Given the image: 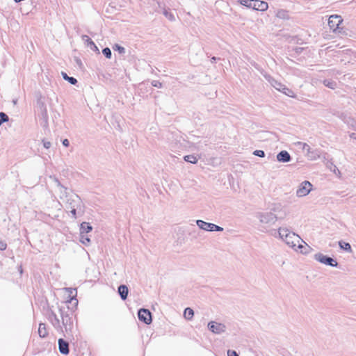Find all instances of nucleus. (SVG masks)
Returning <instances> with one entry per match:
<instances>
[{
    "label": "nucleus",
    "mask_w": 356,
    "mask_h": 356,
    "mask_svg": "<svg viewBox=\"0 0 356 356\" xmlns=\"http://www.w3.org/2000/svg\"><path fill=\"white\" fill-rule=\"evenodd\" d=\"M103 54L107 58H111V51L108 47H106L102 50Z\"/></svg>",
    "instance_id": "35"
},
{
    "label": "nucleus",
    "mask_w": 356,
    "mask_h": 356,
    "mask_svg": "<svg viewBox=\"0 0 356 356\" xmlns=\"http://www.w3.org/2000/svg\"><path fill=\"white\" fill-rule=\"evenodd\" d=\"M227 356H238V355L235 350H228Z\"/></svg>",
    "instance_id": "41"
},
{
    "label": "nucleus",
    "mask_w": 356,
    "mask_h": 356,
    "mask_svg": "<svg viewBox=\"0 0 356 356\" xmlns=\"http://www.w3.org/2000/svg\"><path fill=\"white\" fill-rule=\"evenodd\" d=\"M343 120L349 128L353 129L354 131H356V120L355 118L348 117L346 118L343 119Z\"/></svg>",
    "instance_id": "20"
},
{
    "label": "nucleus",
    "mask_w": 356,
    "mask_h": 356,
    "mask_svg": "<svg viewBox=\"0 0 356 356\" xmlns=\"http://www.w3.org/2000/svg\"><path fill=\"white\" fill-rule=\"evenodd\" d=\"M61 75L65 80L67 81L72 85H75L77 83V80L75 78L69 76L65 72H62Z\"/></svg>",
    "instance_id": "27"
},
{
    "label": "nucleus",
    "mask_w": 356,
    "mask_h": 356,
    "mask_svg": "<svg viewBox=\"0 0 356 356\" xmlns=\"http://www.w3.org/2000/svg\"><path fill=\"white\" fill-rule=\"evenodd\" d=\"M7 248V244L5 241H0V250H6Z\"/></svg>",
    "instance_id": "40"
},
{
    "label": "nucleus",
    "mask_w": 356,
    "mask_h": 356,
    "mask_svg": "<svg viewBox=\"0 0 356 356\" xmlns=\"http://www.w3.org/2000/svg\"><path fill=\"white\" fill-rule=\"evenodd\" d=\"M38 334L39 336L42 338H44L47 336L48 332L46 328V325L44 323H40L38 327Z\"/></svg>",
    "instance_id": "22"
},
{
    "label": "nucleus",
    "mask_w": 356,
    "mask_h": 356,
    "mask_svg": "<svg viewBox=\"0 0 356 356\" xmlns=\"http://www.w3.org/2000/svg\"><path fill=\"white\" fill-rule=\"evenodd\" d=\"M277 159L280 162L286 163L291 161V157L287 151L282 150L277 154Z\"/></svg>",
    "instance_id": "16"
},
{
    "label": "nucleus",
    "mask_w": 356,
    "mask_h": 356,
    "mask_svg": "<svg viewBox=\"0 0 356 356\" xmlns=\"http://www.w3.org/2000/svg\"><path fill=\"white\" fill-rule=\"evenodd\" d=\"M58 343L60 353L63 355H67L70 352L68 342L63 339H59Z\"/></svg>",
    "instance_id": "14"
},
{
    "label": "nucleus",
    "mask_w": 356,
    "mask_h": 356,
    "mask_svg": "<svg viewBox=\"0 0 356 356\" xmlns=\"http://www.w3.org/2000/svg\"><path fill=\"white\" fill-rule=\"evenodd\" d=\"M196 224L201 229H203L204 231L222 232L223 230V228L218 225L210 222H207L202 220H196Z\"/></svg>",
    "instance_id": "8"
},
{
    "label": "nucleus",
    "mask_w": 356,
    "mask_h": 356,
    "mask_svg": "<svg viewBox=\"0 0 356 356\" xmlns=\"http://www.w3.org/2000/svg\"><path fill=\"white\" fill-rule=\"evenodd\" d=\"M54 180H55V181L57 183V185H58V186H61L60 183L59 182V181H58L57 179H54Z\"/></svg>",
    "instance_id": "47"
},
{
    "label": "nucleus",
    "mask_w": 356,
    "mask_h": 356,
    "mask_svg": "<svg viewBox=\"0 0 356 356\" xmlns=\"http://www.w3.org/2000/svg\"><path fill=\"white\" fill-rule=\"evenodd\" d=\"M74 204L70 207V213L72 215V217L76 218V209L81 204V200L79 197L78 195L74 196V198L73 199Z\"/></svg>",
    "instance_id": "17"
},
{
    "label": "nucleus",
    "mask_w": 356,
    "mask_h": 356,
    "mask_svg": "<svg viewBox=\"0 0 356 356\" xmlns=\"http://www.w3.org/2000/svg\"><path fill=\"white\" fill-rule=\"evenodd\" d=\"M69 306L67 307V310L65 307H60L59 312L62 320V329L63 332H65L67 334L72 333L73 329V318L72 312H69Z\"/></svg>",
    "instance_id": "2"
},
{
    "label": "nucleus",
    "mask_w": 356,
    "mask_h": 356,
    "mask_svg": "<svg viewBox=\"0 0 356 356\" xmlns=\"http://www.w3.org/2000/svg\"><path fill=\"white\" fill-rule=\"evenodd\" d=\"M284 208L285 207L281 202H275L271 204L270 212L277 213H283L284 214H285Z\"/></svg>",
    "instance_id": "18"
},
{
    "label": "nucleus",
    "mask_w": 356,
    "mask_h": 356,
    "mask_svg": "<svg viewBox=\"0 0 356 356\" xmlns=\"http://www.w3.org/2000/svg\"><path fill=\"white\" fill-rule=\"evenodd\" d=\"M323 84L325 86L330 88V89H335L337 88V82L332 81V80H330V79H325L323 81Z\"/></svg>",
    "instance_id": "24"
},
{
    "label": "nucleus",
    "mask_w": 356,
    "mask_h": 356,
    "mask_svg": "<svg viewBox=\"0 0 356 356\" xmlns=\"http://www.w3.org/2000/svg\"><path fill=\"white\" fill-rule=\"evenodd\" d=\"M92 227L91 225H90V224L88 222H83L80 226V234H86L88 232H90V231H92Z\"/></svg>",
    "instance_id": "21"
},
{
    "label": "nucleus",
    "mask_w": 356,
    "mask_h": 356,
    "mask_svg": "<svg viewBox=\"0 0 356 356\" xmlns=\"http://www.w3.org/2000/svg\"><path fill=\"white\" fill-rule=\"evenodd\" d=\"M163 14L165 15V17L166 18H168L170 21H175V15L171 13L170 12H169L168 10H166L165 8H163Z\"/></svg>",
    "instance_id": "31"
},
{
    "label": "nucleus",
    "mask_w": 356,
    "mask_h": 356,
    "mask_svg": "<svg viewBox=\"0 0 356 356\" xmlns=\"http://www.w3.org/2000/svg\"><path fill=\"white\" fill-rule=\"evenodd\" d=\"M193 316H194V312L191 308L187 307L185 309L184 312V316L186 319L191 320L192 318L193 317Z\"/></svg>",
    "instance_id": "26"
},
{
    "label": "nucleus",
    "mask_w": 356,
    "mask_h": 356,
    "mask_svg": "<svg viewBox=\"0 0 356 356\" xmlns=\"http://www.w3.org/2000/svg\"><path fill=\"white\" fill-rule=\"evenodd\" d=\"M296 145H297V146L300 147L302 149L303 152H305L309 151V149L311 148L309 147V145L305 143L298 142Z\"/></svg>",
    "instance_id": "33"
},
{
    "label": "nucleus",
    "mask_w": 356,
    "mask_h": 356,
    "mask_svg": "<svg viewBox=\"0 0 356 356\" xmlns=\"http://www.w3.org/2000/svg\"><path fill=\"white\" fill-rule=\"evenodd\" d=\"M280 92H283L284 94H285L286 95H287L289 97H295L294 92L289 88H286V86H284V89H282L280 90Z\"/></svg>",
    "instance_id": "32"
},
{
    "label": "nucleus",
    "mask_w": 356,
    "mask_h": 356,
    "mask_svg": "<svg viewBox=\"0 0 356 356\" xmlns=\"http://www.w3.org/2000/svg\"><path fill=\"white\" fill-rule=\"evenodd\" d=\"M67 302L73 304L74 305V307H76L78 305V300L74 297L71 298L70 300H68Z\"/></svg>",
    "instance_id": "38"
},
{
    "label": "nucleus",
    "mask_w": 356,
    "mask_h": 356,
    "mask_svg": "<svg viewBox=\"0 0 356 356\" xmlns=\"http://www.w3.org/2000/svg\"><path fill=\"white\" fill-rule=\"evenodd\" d=\"M152 85L156 88H161L162 83L159 81H153Z\"/></svg>",
    "instance_id": "39"
},
{
    "label": "nucleus",
    "mask_w": 356,
    "mask_h": 356,
    "mask_svg": "<svg viewBox=\"0 0 356 356\" xmlns=\"http://www.w3.org/2000/svg\"><path fill=\"white\" fill-rule=\"evenodd\" d=\"M254 0H238V3L248 8H252Z\"/></svg>",
    "instance_id": "29"
},
{
    "label": "nucleus",
    "mask_w": 356,
    "mask_h": 356,
    "mask_svg": "<svg viewBox=\"0 0 356 356\" xmlns=\"http://www.w3.org/2000/svg\"><path fill=\"white\" fill-rule=\"evenodd\" d=\"M313 186L309 181H304L298 186L296 195L298 197L307 195L312 190Z\"/></svg>",
    "instance_id": "5"
},
{
    "label": "nucleus",
    "mask_w": 356,
    "mask_h": 356,
    "mask_svg": "<svg viewBox=\"0 0 356 356\" xmlns=\"http://www.w3.org/2000/svg\"><path fill=\"white\" fill-rule=\"evenodd\" d=\"M63 145L65 147H68L70 145V142L67 139H64L63 140Z\"/></svg>",
    "instance_id": "44"
},
{
    "label": "nucleus",
    "mask_w": 356,
    "mask_h": 356,
    "mask_svg": "<svg viewBox=\"0 0 356 356\" xmlns=\"http://www.w3.org/2000/svg\"><path fill=\"white\" fill-rule=\"evenodd\" d=\"M118 291L122 300H125L127 298L129 290L126 285L119 286Z\"/></svg>",
    "instance_id": "19"
},
{
    "label": "nucleus",
    "mask_w": 356,
    "mask_h": 356,
    "mask_svg": "<svg viewBox=\"0 0 356 356\" xmlns=\"http://www.w3.org/2000/svg\"><path fill=\"white\" fill-rule=\"evenodd\" d=\"M116 47V49L120 53V54H124L125 52V49L123 47H121V46H119L118 44L115 45Z\"/></svg>",
    "instance_id": "42"
},
{
    "label": "nucleus",
    "mask_w": 356,
    "mask_h": 356,
    "mask_svg": "<svg viewBox=\"0 0 356 356\" xmlns=\"http://www.w3.org/2000/svg\"><path fill=\"white\" fill-rule=\"evenodd\" d=\"M253 154L259 157L265 156V152L263 150H255L254 151Z\"/></svg>",
    "instance_id": "36"
},
{
    "label": "nucleus",
    "mask_w": 356,
    "mask_h": 356,
    "mask_svg": "<svg viewBox=\"0 0 356 356\" xmlns=\"http://www.w3.org/2000/svg\"><path fill=\"white\" fill-rule=\"evenodd\" d=\"M9 120L8 116L3 112L0 113V126Z\"/></svg>",
    "instance_id": "34"
},
{
    "label": "nucleus",
    "mask_w": 356,
    "mask_h": 356,
    "mask_svg": "<svg viewBox=\"0 0 356 356\" xmlns=\"http://www.w3.org/2000/svg\"><path fill=\"white\" fill-rule=\"evenodd\" d=\"M314 258L316 261L332 267H337L338 266L337 261L332 257H327L323 253H316L314 254Z\"/></svg>",
    "instance_id": "7"
},
{
    "label": "nucleus",
    "mask_w": 356,
    "mask_h": 356,
    "mask_svg": "<svg viewBox=\"0 0 356 356\" xmlns=\"http://www.w3.org/2000/svg\"><path fill=\"white\" fill-rule=\"evenodd\" d=\"M80 241L85 245H89L90 242V239L89 237L85 234H80Z\"/></svg>",
    "instance_id": "30"
},
{
    "label": "nucleus",
    "mask_w": 356,
    "mask_h": 356,
    "mask_svg": "<svg viewBox=\"0 0 356 356\" xmlns=\"http://www.w3.org/2000/svg\"><path fill=\"white\" fill-rule=\"evenodd\" d=\"M350 137L353 139H355L356 140V134L355 133H352L350 134Z\"/></svg>",
    "instance_id": "46"
},
{
    "label": "nucleus",
    "mask_w": 356,
    "mask_h": 356,
    "mask_svg": "<svg viewBox=\"0 0 356 356\" xmlns=\"http://www.w3.org/2000/svg\"><path fill=\"white\" fill-rule=\"evenodd\" d=\"M74 196L75 195H72L70 198L67 199V204H68V206L67 207V209H70V207L74 204L73 202V199L74 198Z\"/></svg>",
    "instance_id": "37"
},
{
    "label": "nucleus",
    "mask_w": 356,
    "mask_h": 356,
    "mask_svg": "<svg viewBox=\"0 0 356 356\" xmlns=\"http://www.w3.org/2000/svg\"><path fill=\"white\" fill-rule=\"evenodd\" d=\"M67 290L70 291V296H72L73 294V292L74 291L75 292V296L76 295V291L75 289H67Z\"/></svg>",
    "instance_id": "45"
},
{
    "label": "nucleus",
    "mask_w": 356,
    "mask_h": 356,
    "mask_svg": "<svg viewBox=\"0 0 356 356\" xmlns=\"http://www.w3.org/2000/svg\"><path fill=\"white\" fill-rule=\"evenodd\" d=\"M321 154V150L318 149L310 148L309 151L305 153L306 157L310 161H315L320 158Z\"/></svg>",
    "instance_id": "12"
},
{
    "label": "nucleus",
    "mask_w": 356,
    "mask_h": 356,
    "mask_svg": "<svg viewBox=\"0 0 356 356\" xmlns=\"http://www.w3.org/2000/svg\"><path fill=\"white\" fill-rule=\"evenodd\" d=\"M339 245L341 249L346 251L347 252H352L353 250H352V248H351V245L349 243H346V242H344V241H339Z\"/></svg>",
    "instance_id": "23"
},
{
    "label": "nucleus",
    "mask_w": 356,
    "mask_h": 356,
    "mask_svg": "<svg viewBox=\"0 0 356 356\" xmlns=\"http://www.w3.org/2000/svg\"><path fill=\"white\" fill-rule=\"evenodd\" d=\"M138 319L145 324H150L152 322V315L150 312L146 309H140L138 312Z\"/></svg>",
    "instance_id": "9"
},
{
    "label": "nucleus",
    "mask_w": 356,
    "mask_h": 356,
    "mask_svg": "<svg viewBox=\"0 0 356 356\" xmlns=\"http://www.w3.org/2000/svg\"><path fill=\"white\" fill-rule=\"evenodd\" d=\"M252 8L256 10L266 11L268 8V4L264 1L254 0Z\"/></svg>",
    "instance_id": "13"
},
{
    "label": "nucleus",
    "mask_w": 356,
    "mask_h": 356,
    "mask_svg": "<svg viewBox=\"0 0 356 356\" xmlns=\"http://www.w3.org/2000/svg\"><path fill=\"white\" fill-rule=\"evenodd\" d=\"M184 161H186V162L193 163V164L196 163L198 161L197 158L193 154L186 155L184 156Z\"/></svg>",
    "instance_id": "28"
},
{
    "label": "nucleus",
    "mask_w": 356,
    "mask_h": 356,
    "mask_svg": "<svg viewBox=\"0 0 356 356\" xmlns=\"http://www.w3.org/2000/svg\"><path fill=\"white\" fill-rule=\"evenodd\" d=\"M82 40L85 42L88 47H89L91 50L98 52L99 49L94 43V42L86 35H83L81 36Z\"/></svg>",
    "instance_id": "15"
},
{
    "label": "nucleus",
    "mask_w": 356,
    "mask_h": 356,
    "mask_svg": "<svg viewBox=\"0 0 356 356\" xmlns=\"http://www.w3.org/2000/svg\"><path fill=\"white\" fill-rule=\"evenodd\" d=\"M42 143L44 147H45L46 149H49L51 145V143L50 142L46 140H42Z\"/></svg>",
    "instance_id": "43"
},
{
    "label": "nucleus",
    "mask_w": 356,
    "mask_h": 356,
    "mask_svg": "<svg viewBox=\"0 0 356 356\" xmlns=\"http://www.w3.org/2000/svg\"><path fill=\"white\" fill-rule=\"evenodd\" d=\"M48 319L56 330L58 331L63 332L60 319L53 311H51L50 314H49Z\"/></svg>",
    "instance_id": "10"
},
{
    "label": "nucleus",
    "mask_w": 356,
    "mask_h": 356,
    "mask_svg": "<svg viewBox=\"0 0 356 356\" xmlns=\"http://www.w3.org/2000/svg\"><path fill=\"white\" fill-rule=\"evenodd\" d=\"M278 235L288 246L296 252L302 254H307L310 247L296 234L290 231L286 227H280Z\"/></svg>",
    "instance_id": "1"
},
{
    "label": "nucleus",
    "mask_w": 356,
    "mask_h": 356,
    "mask_svg": "<svg viewBox=\"0 0 356 356\" xmlns=\"http://www.w3.org/2000/svg\"><path fill=\"white\" fill-rule=\"evenodd\" d=\"M207 327L209 331L215 334H222L227 330V327L225 324L215 321L209 322Z\"/></svg>",
    "instance_id": "6"
},
{
    "label": "nucleus",
    "mask_w": 356,
    "mask_h": 356,
    "mask_svg": "<svg viewBox=\"0 0 356 356\" xmlns=\"http://www.w3.org/2000/svg\"><path fill=\"white\" fill-rule=\"evenodd\" d=\"M276 17L280 19H285L289 18L288 12L285 10H278L276 13Z\"/></svg>",
    "instance_id": "25"
},
{
    "label": "nucleus",
    "mask_w": 356,
    "mask_h": 356,
    "mask_svg": "<svg viewBox=\"0 0 356 356\" xmlns=\"http://www.w3.org/2000/svg\"><path fill=\"white\" fill-rule=\"evenodd\" d=\"M216 60V57H213L211 58V62L213 63Z\"/></svg>",
    "instance_id": "48"
},
{
    "label": "nucleus",
    "mask_w": 356,
    "mask_h": 356,
    "mask_svg": "<svg viewBox=\"0 0 356 356\" xmlns=\"http://www.w3.org/2000/svg\"><path fill=\"white\" fill-rule=\"evenodd\" d=\"M261 74L264 75L265 79L271 84V86L275 88L276 90L280 91L282 89H284V85L282 83L276 81L273 77H271L270 75L261 72Z\"/></svg>",
    "instance_id": "11"
},
{
    "label": "nucleus",
    "mask_w": 356,
    "mask_h": 356,
    "mask_svg": "<svg viewBox=\"0 0 356 356\" xmlns=\"http://www.w3.org/2000/svg\"><path fill=\"white\" fill-rule=\"evenodd\" d=\"M343 22V19L340 15H331L329 17L328 19V25L334 33H341V28L340 27V25Z\"/></svg>",
    "instance_id": "4"
},
{
    "label": "nucleus",
    "mask_w": 356,
    "mask_h": 356,
    "mask_svg": "<svg viewBox=\"0 0 356 356\" xmlns=\"http://www.w3.org/2000/svg\"><path fill=\"white\" fill-rule=\"evenodd\" d=\"M256 217L261 224L268 225L274 224L277 219L273 212H259L257 213Z\"/></svg>",
    "instance_id": "3"
}]
</instances>
